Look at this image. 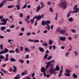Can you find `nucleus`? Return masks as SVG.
Masks as SVG:
<instances>
[{
	"label": "nucleus",
	"instance_id": "13",
	"mask_svg": "<svg viewBox=\"0 0 79 79\" xmlns=\"http://www.w3.org/2000/svg\"><path fill=\"white\" fill-rule=\"evenodd\" d=\"M60 40H62V41H65L66 40V37L64 36L63 37H61L60 38Z\"/></svg>",
	"mask_w": 79,
	"mask_h": 79
},
{
	"label": "nucleus",
	"instance_id": "32",
	"mask_svg": "<svg viewBox=\"0 0 79 79\" xmlns=\"http://www.w3.org/2000/svg\"><path fill=\"white\" fill-rule=\"evenodd\" d=\"M14 6H15V5H13L12 6H7L8 8H13Z\"/></svg>",
	"mask_w": 79,
	"mask_h": 79
},
{
	"label": "nucleus",
	"instance_id": "55",
	"mask_svg": "<svg viewBox=\"0 0 79 79\" xmlns=\"http://www.w3.org/2000/svg\"><path fill=\"white\" fill-rule=\"evenodd\" d=\"M48 32V31H47V30H45L44 31H43V33H44V34H47Z\"/></svg>",
	"mask_w": 79,
	"mask_h": 79
},
{
	"label": "nucleus",
	"instance_id": "62",
	"mask_svg": "<svg viewBox=\"0 0 79 79\" xmlns=\"http://www.w3.org/2000/svg\"><path fill=\"white\" fill-rule=\"evenodd\" d=\"M10 28H14L15 27V25H12L10 27Z\"/></svg>",
	"mask_w": 79,
	"mask_h": 79
},
{
	"label": "nucleus",
	"instance_id": "15",
	"mask_svg": "<svg viewBox=\"0 0 79 79\" xmlns=\"http://www.w3.org/2000/svg\"><path fill=\"white\" fill-rule=\"evenodd\" d=\"M44 77H47L48 78L50 76V74H48L46 75V73L45 72H44Z\"/></svg>",
	"mask_w": 79,
	"mask_h": 79
},
{
	"label": "nucleus",
	"instance_id": "26",
	"mask_svg": "<svg viewBox=\"0 0 79 79\" xmlns=\"http://www.w3.org/2000/svg\"><path fill=\"white\" fill-rule=\"evenodd\" d=\"M73 76L74 79H76V78H77V76L76 75V74L74 73L73 74Z\"/></svg>",
	"mask_w": 79,
	"mask_h": 79
},
{
	"label": "nucleus",
	"instance_id": "47",
	"mask_svg": "<svg viewBox=\"0 0 79 79\" xmlns=\"http://www.w3.org/2000/svg\"><path fill=\"white\" fill-rule=\"evenodd\" d=\"M43 46H45V47H47V43H43Z\"/></svg>",
	"mask_w": 79,
	"mask_h": 79
},
{
	"label": "nucleus",
	"instance_id": "50",
	"mask_svg": "<svg viewBox=\"0 0 79 79\" xmlns=\"http://www.w3.org/2000/svg\"><path fill=\"white\" fill-rule=\"evenodd\" d=\"M29 58V55H27L25 57V59H28Z\"/></svg>",
	"mask_w": 79,
	"mask_h": 79
},
{
	"label": "nucleus",
	"instance_id": "48",
	"mask_svg": "<svg viewBox=\"0 0 79 79\" xmlns=\"http://www.w3.org/2000/svg\"><path fill=\"white\" fill-rule=\"evenodd\" d=\"M20 50L21 52H23L24 49H23V47H20Z\"/></svg>",
	"mask_w": 79,
	"mask_h": 79
},
{
	"label": "nucleus",
	"instance_id": "31",
	"mask_svg": "<svg viewBox=\"0 0 79 79\" xmlns=\"http://www.w3.org/2000/svg\"><path fill=\"white\" fill-rule=\"evenodd\" d=\"M28 41L30 42H34V40H32L31 39H29L28 40Z\"/></svg>",
	"mask_w": 79,
	"mask_h": 79
},
{
	"label": "nucleus",
	"instance_id": "24",
	"mask_svg": "<svg viewBox=\"0 0 79 79\" xmlns=\"http://www.w3.org/2000/svg\"><path fill=\"white\" fill-rule=\"evenodd\" d=\"M69 52H67L65 53V55L66 57H68L69 55Z\"/></svg>",
	"mask_w": 79,
	"mask_h": 79
},
{
	"label": "nucleus",
	"instance_id": "43",
	"mask_svg": "<svg viewBox=\"0 0 79 79\" xmlns=\"http://www.w3.org/2000/svg\"><path fill=\"white\" fill-rule=\"evenodd\" d=\"M24 79H31V78L29 76H27L25 77Z\"/></svg>",
	"mask_w": 79,
	"mask_h": 79
},
{
	"label": "nucleus",
	"instance_id": "20",
	"mask_svg": "<svg viewBox=\"0 0 79 79\" xmlns=\"http://www.w3.org/2000/svg\"><path fill=\"white\" fill-rule=\"evenodd\" d=\"M6 29V27H1V30L2 31H5V29Z\"/></svg>",
	"mask_w": 79,
	"mask_h": 79
},
{
	"label": "nucleus",
	"instance_id": "46",
	"mask_svg": "<svg viewBox=\"0 0 79 79\" xmlns=\"http://www.w3.org/2000/svg\"><path fill=\"white\" fill-rule=\"evenodd\" d=\"M6 1H8V0H4L2 1V3H3V4H5V3H6Z\"/></svg>",
	"mask_w": 79,
	"mask_h": 79
},
{
	"label": "nucleus",
	"instance_id": "6",
	"mask_svg": "<svg viewBox=\"0 0 79 79\" xmlns=\"http://www.w3.org/2000/svg\"><path fill=\"white\" fill-rule=\"evenodd\" d=\"M65 71L66 73H64V75H65L66 76H68V77L70 76V74L69 73H71V70L69 69H66L65 70Z\"/></svg>",
	"mask_w": 79,
	"mask_h": 79
},
{
	"label": "nucleus",
	"instance_id": "29",
	"mask_svg": "<svg viewBox=\"0 0 79 79\" xmlns=\"http://www.w3.org/2000/svg\"><path fill=\"white\" fill-rule=\"evenodd\" d=\"M72 13V11L71 10H70V12H69V13L67 14V18H69V16H70V14H71V13Z\"/></svg>",
	"mask_w": 79,
	"mask_h": 79
},
{
	"label": "nucleus",
	"instance_id": "58",
	"mask_svg": "<svg viewBox=\"0 0 79 79\" xmlns=\"http://www.w3.org/2000/svg\"><path fill=\"white\" fill-rule=\"evenodd\" d=\"M3 53H5L4 51H1L0 52V55H2V54H3Z\"/></svg>",
	"mask_w": 79,
	"mask_h": 79
},
{
	"label": "nucleus",
	"instance_id": "37",
	"mask_svg": "<svg viewBox=\"0 0 79 79\" xmlns=\"http://www.w3.org/2000/svg\"><path fill=\"white\" fill-rule=\"evenodd\" d=\"M24 20H25V21H26L27 24H29V22H30V21H29V20L27 19H25Z\"/></svg>",
	"mask_w": 79,
	"mask_h": 79
},
{
	"label": "nucleus",
	"instance_id": "44",
	"mask_svg": "<svg viewBox=\"0 0 79 79\" xmlns=\"http://www.w3.org/2000/svg\"><path fill=\"white\" fill-rule=\"evenodd\" d=\"M15 52L18 53H19V49H18V48H16L15 49Z\"/></svg>",
	"mask_w": 79,
	"mask_h": 79
},
{
	"label": "nucleus",
	"instance_id": "11",
	"mask_svg": "<svg viewBox=\"0 0 79 79\" xmlns=\"http://www.w3.org/2000/svg\"><path fill=\"white\" fill-rule=\"evenodd\" d=\"M26 74H27V71L26 70H25L24 72H22L21 73L22 76L26 75Z\"/></svg>",
	"mask_w": 79,
	"mask_h": 79
},
{
	"label": "nucleus",
	"instance_id": "12",
	"mask_svg": "<svg viewBox=\"0 0 79 79\" xmlns=\"http://www.w3.org/2000/svg\"><path fill=\"white\" fill-rule=\"evenodd\" d=\"M21 78V76L19 74H18L15 77L14 79H19Z\"/></svg>",
	"mask_w": 79,
	"mask_h": 79
},
{
	"label": "nucleus",
	"instance_id": "27",
	"mask_svg": "<svg viewBox=\"0 0 79 79\" xmlns=\"http://www.w3.org/2000/svg\"><path fill=\"white\" fill-rule=\"evenodd\" d=\"M19 62L22 64H23V63H24V60L22 59L19 60Z\"/></svg>",
	"mask_w": 79,
	"mask_h": 79
},
{
	"label": "nucleus",
	"instance_id": "7",
	"mask_svg": "<svg viewBox=\"0 0 79 79\" xmlns=\"http://www.w3.org/2000/svg\"><path fill=\"white\" fill-rule=\"evenodd\" d=\"M62 6L64 10L66 8V7L67 6V2L65 1V2H63L61 3Z\"/></svg>",
	"mask_w": 79,
	"mask_h": 79
},
{
	"label": "nucleus",
	"instance_id": "18",
	"mask_svg": "<svg viewBox=\"0 0 79 79\" xmlns=\"http://www.w3.org/2000/svg\"><path fill=\"white\" fill-rule=\"evenodd\" d=\"M52 43H53V40L52 39H50L49 40L48 44L49 45H52Z\"/></svg>",
	"mask_w": 79,
	"mask_h": 79
},
{
	"label": "nucleus",
	"instance_id": "33",
	"mask_svg": "<svg viewBox=\"0 0 79 79\" xmlns=\"http://www.w3.org/2000/svg\"><path fill=\"white\" fill-rule=\"evenodd\" d=\"M26 35L27 36H29V35H31V32H27L26 33Z\"/></svg>",
	"mask_w": 79,
	"mask_h": 79
},
{
	"label": "nucleus",
	"instance_id": "3",
	"mask_svg": "<svg viewBox=\"0 0 79 79\" xmlns=\"http://www.w3.org/2000/svg\"><path fill=\"white\" fill-rule=\"evenodd\" d=\"M51 23L50 21L48 20L45 22H44V20L42 21V23L41 24L42 26H45V25H47V26H48V31L50 30V25L48 24H50Z\"/></svg>",
	"mask_w": 79,
	"mask_h": 79
},
{
	"label": "nucleus",
	"instance_id": "14",
	"mask_svg": "<svg viewBox=\"0 0 79 79\" xmlns=\"http://www.w3.org/2000/svg\"><path fill=\"white\" fill-rule=\"evenodd\" d=\"M60 69V67L58 66V65H57L56 66V68L55 69H54L55 71H59Z\"/></svg>",
	"mask_w": 79,
	"mask_h": 79
},
{
	"label": "nucleus",
	"instance_id": "23",
	"mask_svg": "<svg viewBox=\"0 0 79 79\" xmlns=\"http://www.w3.org/2000/svg\"><path fill=\"white\" fill-rule=\"evenodd\" d=\"M52 56H49L47 58V59L48 60V61H49L50 60H51V59H52Z\"/></svg>",
	"mask_w": 79,
	"mask_h": 79
},
{
	"label": "nucleus",
	"instance_id": "25",
	"mask_svg": "<svg viewBox=\"0 0 79 79\" xmlns=\"http://www.w3.org/2000/svg\"><path fill=\"white\" fill-rule=\"evenodd\" d=\"M70 31L73 33H76V30L74 29H71Z\"/></svg>",
	"mask_w": 79,
	"mask_h": 79
},
{
	"label": "nucleus",
	"instance_id": "54",
	"mask_svg": "<svg viewBox=\"0 0 79 79\" xmlns=\"http://www.w3.org/2000/svg\"><path fill=\"white\" fill-rule=\"evenodd\" d=\"M34 19H31L30 20V21H31V23L33 24V23H34Z\"/></svg>",
	"mask_w": 79,
	"mask_h": 79
},
{
	"label": "nucleus",
	"instance_id": "28",
	"mask_svg": "<svg viewBox=\"0 0 79 79\" xmlns=\"http://www.w3.org/2000/svg\"><path fill=\"white\" fill-rule=\"evenodd\" d=\"M48 56V54H46L44 56V60H46V59L47 58Z\"/></svg>",
	"mask_w": 79,
	"mask_h": 79
},
{
	"label": "nucleus",
	"instance_id": "56",
	"mask_svg": "<svg viewBox=\"0 0 79 79\" xmlns=\"http://www.w3.org/2000/svg\"><path fill=\"white\" fill-rule=\"evenodd\" d=\"M49 11H51V12L53 13V9L52 7H50Z\"/></svg>",
	"mask_w": 79,
	"mask_h": 79
},
{
	"label": "nucleus",
	"instance_id": "64",
	"mask_svg": "<svg viewBox=\"0 0 79 79\" xmlns=\"http://www.w3.org/2000/svg\"><path fill=\"white\" fill-rule=\"evenodd\" d=\"M46 54H47L48 53H49V51H48V50H47L45 52Z\"/></svg>",
	"mask_w": 79,
	"mask_h": 79
},
{
	"label": "nucleus",
	"instance_id": "2",
	"mask_svg": "<svg viewBox=\"0 0 79 79\" xmlns=\"http://www.w3.org/2000/svg\"><path fill=\"white\" fill-rule=\"evenodd\" d=\"M3 17L2 15L0 16V19H1V22H3L2 23H0V25H6V23H7V21L8 20V18H6V19H3Z\"/></svg>",
	"mask_w": 79,
	"mask_h": 79
},
{
	"label": "nucleus",
	"instance_id": "52",
	"mask_svg": "<svg viewBox=\"0 0 79 79\" xmlns=\"http://www.w3.org/2000/svg\"><path fill=\"white\" fill-rule=\"evenodd\" d=\"M9 53H15V51L10 50L9 51Z\"/></svg>",
	"mask_w": 79,
	"mask_h": 79
},
{
	"label": "nucleus",
	"instance_id": "21",
	"mask_svg": "<svg viewBox=\"0 0 79 79\" xmlns=\"http://www.w3.org/2000/svg\"><path fill=\"white\" fill-rule=\"evenodd\" d=\"M10 61L11 62H15V61H16V59H15V58H11L10 59Z\"/></svg>",
	"mask_w": 79,
	"mask_h": 79
},
{
	"label": "nucleus",
	"instance_id": "35",
	"mask_svg": "<svg viewBox=\"0 0 79 79\" xmlns=\"http://www.w3.org/2000/svg\"><path fill=\"white\" fill-rule=\"evenodd\" d=\"M24 50L25 51H30V49L29 48L25 47L24 48Z\"/></svg>",
	"mask_w": 79,
	"mask_h": 79
},
{
	"label": "nucleus",
	"instance_id": "34",
	"mask_svg": "<svg viewBox=\"0 0 79 79\" xmlns=\"http://www.w3.org/2000/svg\"><path fill=\"white\" fill-rule=\"evenodd\" d=\"M27 3H26L25 5L23 6L22 8V9H23V8H26L27 7Z\"/></svg>",
	"mask_w": 79,
	"mask_h": 79
},
{
	"label": "nucleus",
	"instance_id": "19",
	"mask_svg": "<svg viewBox=\"0 0 79 79\" xmlns=\"http://www.w3.org/2000/svg\"><path fill=\"white\" fill-rule=\"evenodd\" d=\"M78 36L79 35H78V34H76L74 35L73 38L75 39H77V38H78Z\"/></svg>",
	"mask_w": 79,
	"mask_h": 79
},
{
	"label": "nucleus",
	"instance_id": "8",
	"mask_svg": "<svg viewBox=\"0 0 79 79\" xmlns=\"http://www.w3.org/2000/svg\"><path fill=\"white\" fill-rule=\"evenodd\" d=\"M21 0H18V2L17 3L18 5H16L15 6L17 8V10H20V4L19 3V2Z\"/></svg>",
	"mask_w": 79,
	"mask_h": 79
},
{
	"label": "nucleus",
	"instance_id": "51",
	"mask_svg": "<svg viewBox=\"0 0 79 79\" xmlns=\"http://www.w3.org/2000/svg\"><path fill=\"white\" fill-rule=\"evenodd\" d=\"M0 58L1 59H4L5 58V57H4L2 55H1L0 56Z\"/></svg>",
	"mask_w": 79,
	"mask_h": 79
},
{
	"label": "nucleus",
	"instance_id": "41",
	"mask_svg": "<svg viewBox=\"0 0 79 79\" xmlns=\"http://www.w3.org/2000/svg\"><path fill=\"white\" fill-rule=\"evenodd\" d=\"M56 17L55 18V20H57V19L58 18V13H56Z\"/></svg>",
	"mask_w": 79,
	"mask_h": 79
},
{
	"label": "nucleus",
	"instance_id": "16",
	"mask_svg": "<svg viewBox=\"0 0 79 79\" xmlns=\"http://www.w3.org/2000/svg\"><path fill=\"white\" fill-rule=\"evenodd\" d=\"M37 9L36 10V12H38L41 9V8L40 7V5H39L37 7Z\"/></svg>",
	"mask_w": 79,
	"mask_h": 79
},
{
	"label": "nucleus",
	"instance_id": "38",
	"mask_svg": "<svg viewBox=\"0 0 79 79\" xmlns=\"http://www.w3.org/2000/svg\"><path fill=\"white\" fill-rule=\"evenodd\" d=\"M19 16L20 18H22V17H23L24 16L23 14V13H21L19 15Z\"/></svg>",
	"mask_w": 79,
	"mask_h": 79
},
{
	"label": "nucleus",
	"instance_id": "42",
	"mask_svg": "<svg viewBox=\"0 0 79 79\" xmlns=\"http://www.w3.org/2000/svg\"><path fill=\"white\" fill-rule=\"evenodd\" d=\"M34 42H35V43H38V42H39V40H34Z\"/></svg>",
	"mask_w": 79,
	"mask_h": 79
},
{
	"label": "nucleus",
	"instance_id": "1",
	"mask_svg": "<svg viewBox=\"0 0 79 79\" xmlns=\"http://www.w3.org/2000/svg\"><path fill=\"white\" fill-rule=\"evenodd\" d=\"M64 29L62 30V29L60 27H58L56 29V31L58 32H60V34L63 35L64 34V33L66 32V31H67V28H66V27H64Z\"/></svg>",
	"mask_w": 79,
	"mask_h": 79
},
{
	"label": "nucleus",
	"instance_id": "36",
	"mask_svg": "<svg viewBox=\"0 0 79 79\" xmlns=\"http://www.w3.org/2000/svg\"><path fill=\"white\" fill-rule=\"evenodd\" d=\"M3 5H4V4L3 2H1L0 3V8H1V7H3Z\"/></svg>",
	"mask_w": 79,
	"mask_h": 79
},
{
	"label": "nucleus",
	"instance_id": "63",
	"mask_svg": "<svg viewBox=\"0 0 79 79\" xmlns=\"http://www.w3.org/2000/svg\"><path fill=\"white\" fill-rule=\"evenodd\" d=\"M47 4L48 5H50L51 4V2H50L48 1L47 2Z\"/></svg>",
	"mask_w": 79,
	"mask_h": 79
},
{
	"label": "nucleus",
	"instance_id": "57",
	"mask_svg": "<svg viewBox=\"0 0 79 79\" xmlns=\"http://www.w3.org/2000/svg\"><path fill=\"white\" fill-rule=\"evenodd\" d=\"M23 32L20 33L19 34V36H22V35H23Z\"/></svg>",
	"mask_w": 79,
	"mask_h": 79
},
{
	"label": "nucleus",
	"instance_id": "60",
	"mask_svg": "<svg viewBox=\"0 0 79 79\" xmlns=\"http://www.w3.org/2000/svg\"><path fill=\"white\" fill-rule=\"evenodd\" d=\"M6 31L7 32H10L11 31V30H10V29H7L6 30Z\"/></svg>",
	"mask_w": 79,
	"mask_h": 79
},
{
	"label": "nucleus",
	"instance_id": "10",
	"mask_svg": "<svg viewBox=\"0 0 79 79\" xmlns=\"http://www.w3.org/2000/svg\"><path fill=\"white\" fill-rule=\"evenodd\" d=\"M47 68H45H45L44 67H42L41 69V72H42V73H43H43H44L45 72H45L46 71H47Z\"/></svg>",
	"mask_w": 79,
	"mask_h": 79
},
{
	"label": "nucleus",
	"instance_id": "59",
	"mask_svg": "<svg viewBox=\"0 0 79 79\" xmlns=\"http://www.w3.org/2000/svg\"><path fill=\"white\" fill-rule=\"evenodd\" d=\"M26 63L27 64H29V63L30 62V61L29 60H27L26 61Z\"/></svg>",
	"mask_w": 79,
	"mask_h": 79
},
{
	"label": "nucleus",
	"instance_id": "30",
	"mask_svg": "<svg viewBox=\"0 0 79 79\" xmlns=\"http://www.w3.org/2000/svg\"><path fill=\"white\" fill-rule=\"evenodd\" d=\"M4 52L5 53H8V49L6 48H5V50H4Z\"/></svg>",
	"mask_w": 79,
	"mask_h": 79
},
{
	"label": "nucleus",
	"instance_id": "4",
	"mask_svg": "<svg viewBox=\"0 0 79 79\" xmlns=\"http://www.w3.org/2000/svg\"><path fill=\"white\" fill-rule=\"evenodd\" d=\"M77 5H76L75 6L73 7V10H74L72 11V14H73L74 13H78V11H79V8H77Z\"/></svg>",
	"mask_w": 79,
	"mask_h": 79
},
{
	"label": "nucleus",
	"instance_id": "49",
	"mask_svg": "<svg viewBox=\"0 0 79 79\" xmlns=\"http://www.w3.org/2000/svg\"><path fill=\"white\" fill-rule=\"evenodd\" d=\"M0 48L1 50H3V44H1L0 45Z\"/></svg>",
	"mask_w": 79,
	"mask_h": 79
},
{
	"label": "nucleus",
	"instance_id": "9",
	"mask_svg": "<svg viewBox=\"0 0 79 79\" xmlns=\"http://www.w3.org/2000/svg\"><path fill=\"white\" fill-rule=\"evenodd\" d=\"M54 71H55V69H54V68H51L49 69V72L50 74H53Z\"/></svg>",
	"mask_w": 79,
	"mask_h": 79
},
{
	"label": "nucleus",
	"instance_id": "39",
	"mask_svg": "<svg viewBox=\"0 0 79 79\" xmlns=\"http://www.w3.org/2000/svg\"><path fill=\"white\" fill-rule=\"evenodd\" d=\"M62 72L60 71V73L58 76V77H61V75H62Z\"/></svg>",
	"mask_w": 79,
	"mask_h": 79
},
{
	"label": "nucleus",
	"instance_id": "61",
	"mask_svg": "<svg viewBox=\"0 0 79 79\" xmlns=\"http://www.w3.org/2000/svg\"><path fill=\"white\" fill-rule=\"evenodd\" d=\"M8 61V58L6 57V59L4 60V61Z\"/></svg>",
	"mask_w": 79,
	"mask_h": 79
},
{
	"label": "nucleus",
	"instance_id": "53",
	"mask_svg": "<svg viewBox=\"0 0 79 79\" xmlns=\"http://www.w3.org/2000/svg\"><path fill=\"white\" fill-rule=\"evenodd\" d=\"M52 48L53 50H55L56 49V46H55V45H52Z\"/></svg>",
	"mask_w": 79,
	"mask_h": 79
},
{
	"label": "nucleus",
	"instance_id": "22",
	"mask_svg": "<svg viewBox=\"0 0 79 79\" xmlns=\"http://www.w3.org/2000/svg\"><path fill=\"white\" fill-rule=\"evenodd\" d=\"M68 20H69V22H73V21H74V19H73V18L71 17V18H69L68 19Z\"/></svg>",
	"mask_w": 79,
	"mask_h": 79
},
{
	"label": "nucleus",
	"instance_id": "5",
	"mask_svg": "<svg viewBox=\"0 0 79 79\" xmlns=\"http://www.w3.org/2000/svg\"><path fill=\"white\" fill-rule=\"evenodd\" d=\"M44 14H42L41 15H38V16H35L33 19H37V21H39L40 19L42 18H44Z\"/></svg>",
	"mask_w": 79,
	"mask_h": 79
},
{
	"label": "nucleus",
	"instance_id": "40",
	"mask_svg": "<svg viewBox=\"0 0 79 79\" xmlns=\"http://www.w3.org/2000/svg\"><path fill=\"white\" fill-rule=\"evenodd\" d=\"M46 64L49 65V66H50V65L51 64V62H50V61L48 62H46Z\"/></svg>",
	"mask_w": 79,
	"mask_h": 79
},
{
	"label": "nucleus",
	"instance_id": "17",
	"mask_svg": "<svg viewBox=\"0 0 79 79\" xmlns=\"http://www.w3.org/2000/svg\"><path fill=\"white\" fill-rule=\"evenodd\" d=\"M39 50L41 52H44V49L41 47H40L39 48Z\"/></svg>",
	"mask_w": 79,
	"mask_h": 79
},
{
	"label": "nucleus",
	"instance_id": "45",
	"mask_svg": "<svg viewBox=\"0 0 79 79\" xmlns=\"http://www.w3.org/2000/svg\"><path fill=\"white\" fill-rule=\"evenodd\" d=\"M74 54H75V56H77L78 55V53L77 51H75L74 52Z\"/></svg>",
	"mask_w": 79,
	"mask_h": 79
}]
</instances>
